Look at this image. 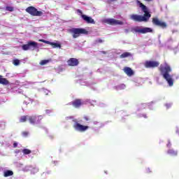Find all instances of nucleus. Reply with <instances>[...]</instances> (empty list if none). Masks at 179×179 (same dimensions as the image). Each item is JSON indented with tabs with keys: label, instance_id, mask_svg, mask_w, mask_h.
<instances>
[{
	"label": "nucleus",
	"instance_id": "nucleus-1",
	"mask_svg": "<svg viewBox=\"0 0 179 179\" xmlns=\"http://www.w3.org/2000/svg\"><path fill=\"white\" fill-rule=\"evenodd\" d=\"M159 71L162 76L167 82L169 87H173V85H174V80L173 79V75L170 73L172 71L171 67H170L167 63H164V64L160 65Z\"/></svg>",
	"mask_w": 179,
	"mask_h": 179
},
{
	"label": "nucleus",
	"instance_id": "nucleus-2",
	"mask_svg": "<svg viewBox=\"0 0 179 179\" xmlns=\"http://www.w3.org/2000/svg\"><path fill=\"white\" fill-rule=\"evenodd\" d=\"M138 5L141 8L143 12H144V15H130V18L131 20L134 22H148L149 19H150V14L149 13V10H148V7L143 5L141 1H137Z\"/></svg>",
	"mask_w": 179,
	"mask_h": 179
},
{
	"label": "nucleus",
	"instance_id": "nucleus-3",
	"mask_svg": "<svg viewBox=\"0 0 179 179\" xmlns=\"http://www.w3.org/2000/svg\"><path fill=\"white\" fill-rule=\"evenodd\" d=\"M69 33L72 34L73 38H78L80 34H87V31L83 28H71Z\"/></svg>",
	"mask_w": 179,
	"mask_h": 179
},
{
	"label": "nucleus",
	"instance_id": "nucleus-4",
	"mask_svg": "<svg viewBox=\"0 0 179 179\" xmlns=\"http://www.w3.org/2000/svg\"><path fill=\"white\" fill-rule=\"evenodd\" d=\"M132 33H138V34H146V33H152V29L150 27H134L131 28Z\"/></svg>",
	"mask_w": 179,
	"mask_h": 179
},
{
	"label": "nucleus",
	"instance_id": "nucleus-5",
	"mask_svg": "<svg viewBox=\"0 0 179 179\" xmlns=\"http://www.w3.org/2000/svg\"><path fill=\"white\" fill-rule=\"evenodd\" d=\"M73 121L74 124L73 127L74 128L75 131H77L78 132H85L89 129V126L82 125L79 122H76V120Z\"/></svg>",
	"mask_w": 179,
	"mask_h": 179
},
{
	"label": "nucleus",
	"instance_id": "nucleus-6",
	"mask_svg": "<svg viewBox=\"0 0 179 179\" xmlns=\"http://www.w3.org/2000/svg\"><path fill=\"white\" fill-rule=\"evenodd\" d=\"M26 11L31 15L32 16H42L43 15V12L41 11H38L36 8L33 6L28 7L26 9Z\"/></svg>",
	"mask_w": 179,
	"mask_h": 179
},
{
	"label": "nucleus",
	"instance_id": "nucleus-7",
	"mask_svg": "<svg viewBox=\"0 0 179 179\" xmlns=\"http://www.w3.org/2000/svg\"><path fill=\"white\" fill-rule=\"evenodd\" d=\"M106 22L108 24H111L112 26H117V24L122 26V24H125L124 22L113 18L107 19Z\"/></svg>",
	"mask_w": 179,
	"mask_h": 179
},
{
	"label": "nucleus",
	"instance_id": "nucleus-8",
	"mask_svg": "<svg viewBox=\"0 0 179 179\" xmlns=\"http://www.w3.org/2000/svg\"><path fill=\"white\" fill-rule=\"evenodd\" d=\"M43 120V116H28V120L29 121L30 124H38L40 121Z\"/></svg>",
	"mask_w": 179,
	"mask_h": 179
},
{
	"label": "nucleus",
	"instance_id": "nucleus-9",
	"mask_svg": "<svg viewBox=\"0 0 179 179\" xmlns=\"http://www.w3.org/2000/svg\"><path fill=\"white\" fill-rule=\"evenodd\" d=\"M38 168L37 166H27L23 169V171H31V174H36L38 173Z\"/></svg>",
	"mask_w": 179,
	"mask_h": 179
},
{
	"label": "nucleus",
	"instance_id": "nucleus-10",
	"mask_svg": "<svg viewBox=\"0 0 179 179\" xmlns=\"http://www.w3.org/2000/svg\"><path fill=\"white\" fill-rule=\"evenodd\" d=\"M159 64L160 63L155 61H147L145 62V68H157Z\"/></svg>",
	"mask_w": 179,
	"mask_h": 179
},
{
	"label": "nucleus",
	"instance_id": "nucleus-11",
	"mask_svg": "<svg viewBox=\"0 0 179 179\" xmlns=\"http://www.w3.org/2000/svg\"><path fill=\"white\" fill-rule=\"evenodd\" d=\"M152 23L154 24H155L156 26H159L160 27H166V26L165 22H163L159 20V19H157L156 17L152 19Z\"/></svg>",
	"mask_w": 179,
	"mask_h": 179
},
{
	"label": "nucleus",
	"instance_id": "nucleus-12",
	"mask_svg": "<svg viewBox=\"0 0 179 179\" xmlns=\"http://www.w3.org/2000/svg\"><path fill=\"white\" fill-rule=\"evenodd\" d=\"M67 62L70 66H76L79 64V61L76 58H71Z\"/></svg>",
	"mask_w": 179,
	"mask_h": 179
},
{
	"label": "nucleus",
	"instance_id": "nucleus-13",
	"mask_svg": "<svg viewBox=\"0 0 179 179\" xmlns=\"http://www.w3.org/2000/svg\"><path fill=\"white\" fill-rule=\"evenodd\" d=\"M82 18L83 20H85V22H87V23H91L92 24H94L95 23L94 20H93L92 17H89L86 15H83Z\"/></svg>",
	"mask_w": 179,
	"mask_h": 179
},
{
	"label": "nucleus",
	"instance_id": "nucleus-14",
	"mask_svg": "<svg viewBox=\"0 0 179 179\" xmlns=\"http://www.w3.org/2000/svg\"><path fill=\"white\" fill-rule=\"evenodd\" d=\"M124 71L127 76H132L134 75V71H132V69L129 67H125L124 69Z\"/></svg>",
	"mask_w": 179,
	"mask_h": 179
},
{
	"label": "nucleus",
	"instance_id": "nucleus-15",
	"mask_svg": "<svg viewBox=\"0 0 179 179\" xmlns=\"http://www.w3.org/2000/svg\"><path fill=\"white\" fill-rule=\"evenodd\" d=\"M83 103H82V101L80 99H77L73 101V107H76V108H78V107H80L81 105H83Z\"/></svg>",
	"mask_w": 179,
	"mask_h": 179
},
{
	"label": "nucleus",
	"instance_id": "nucleus-16",
	"mask_svg": "<svg viewBox=\"0 0 179 179\" xmlns=\"http://www.w3.org/2000/svg\"><path fill=\"white\" fill-rule=\"evenodd\" d=\"M9 84V80H6V78H3L2 76H0V85H3L6 86Z\"/></svg>",
	"mask_w": 179,
	"mask_h": 179
},
{
	"label": "nucleus",
	"instance_id": "nucleus-17",
	"mask_svg": "<svg viewBox=\"0 0 179 179\" xmlns=\"http://www.w3.org/2000/svg\"><path fill=\"white\" fill-rule=\"evenodd\" d=\"M28 44L29 45V47H33L34 48H37L38 43H37V42H34V41H29L28 42Z\"/></svg>",
	"mask_w": 179,
	"mask_h": 179
},
{
	"label": "nucleus",
	"instance_id": "nucleus-18",
	"mask_svg": "<svg viewBox=\"0 0 179 179\" xmlns=\"http://www.w3.org/2000/svg\"><path fill=\"white\" fill-rule=\"evenodd\" d=\"M168 155H170V156H177V151H175L173 149L169 150L167 152Z\"/></svg>",
	"mask_w": 179,
	"mask_h": 179
},
{
	"label": "nucleus",
	"instance_id": "nucleus-19",
	"mask_svg": "<svg viewBox=\"0 0 179 179\" xmlns=\"http://www.w3.org/2000/svg\"><path fill=\"white\" fill-rule=\"evenodd\" d=\"M126 86L124 84H120L116 87H115V89L116 90H124V89H125Z\"/></svg>",
	"mask_w": 179,
	"mask_h": 179
},
{
	"label": "nucleus",
	"instance_id": "nucleus-20",
	"mask_svg": "<svg viewBox=\"0 0 179 179\" xmlns=\"http://www.w3.org/2000/svg\"><path fill=\"white\" fill-rule=\"evenodd\" d=\"M4 177H10V176H13V171H6L3 173Z\"/></svg>",
	"mask_w": 179,
	"mask_h": 179
},
{
	"label": "nucleus",
	"instance_id": "nucleus-21",
	"mask_svg": "<svg viewBox=\"0 0 179 179\" xmlns=\"http://www.w3.org/2000/svg\"><path fill=\"white\" fill-rule=\"evenodd\" d=\"M127 57H131V53L126 52L120 55V58H127Z\"/></svg>",
	"mask_w": 179,
	"mask_h": 179
},
{
	"label": "nucleus",
	"instance_id": "nucleus-22",
	"mask_svg": "<svg viewBox=\"0 0 179 179\" xmlns=\"http://www.w3.org/2000/svg\"><path fill=\"white\" fill-rule=\"evenodd\" d=\"M29 116H22L20 119V122H26L27 120H29Z\"/></svg>",
	"mask_w": 179,
	"mask_h": 179
},
{
	"label": "nucleus",
	"instance_id": "nucleus-23",
	"mask_svg": "<svg viewBox=\"0 0 179 179\" xmlns=\"http://www.w3.org/2000/svg\"><path fill=\"white\" fill-rule=\"evenodd\" d=\"M51 45H53V48H61V45L57 43H52Z\"/></svg>",
	"mask_w": 179,
	"mask_h": 179
},
{
	"label": "nucleus",
	"instance_id": "nucleus-24",
	"mask_svg": "<svg viewBox=\"0 0 179 179\" xmlns=\"http://www.w3.org/2000/svg\"><path fill=\"white\" fill-rule=\"evenodd\" d=\"M22 50H24V51H27V50H30V45H29V43H27V45H23Z\"/></svg>",
	"mask_w": 179,
	"mask_h": 179
},
{
	"label": "nucleus",
	"instance_id": "nucleus-25",
	"mask_svg": "<svg viewBox=\"0 0 179 179\" xmlns=\"http://www.w3.org/2000/svg\"><path fill=\"white\" fill-rule=\"evenodd\" d=\"M22 153L23 155H30V153H31V150L29 149H24L22 150Z\"/></svg>",
	"mask_w": 179,
	"mask_h": 179
},
{
	"label": "nucleus",
	"instance_id": "nucleus-26",
	"mask_svg": "<svg viewBox=\"0 0 179 179\" xmlns=\"http://www.w3.org/2000/svg\"><path fill=\"white\" fill-rule=\"evenodd\" d=\"M48 62H50V60L47 59V60H41L40 62V65H47V64H48Z\"/></svg>",
	"mask_w": 179,
	"mask_h": 179
},
{
	"label": "nucleus",
	"instance_id": "nucleus-27",
	"mask_svg": "<svg viewBox=\"0 0 179 179\" xmlns=\"http://www.w3.org/2000/svg\"><path fill=\"white\" fill-rule=\"evenodd\" d=\"M39 41H40L41 43H45V44H50V45H51V44H52V42H50V41H45V40H44V39H39Z\"/></svg>",
	"mask_w": 179,
	"mask_h": 179
},
{
	"label": "nucleus",
	"instance_id": "nucleus-28",
	"mask_svg": "<svg viewBox=\"0 0 179 179\" xmlns=\"http://www.w3.org/2000/svg\"><path fill=\"white\" fill-rule=\"evenodd\" d=\"M13 64L15 65V66H17L20 64V61L19 59H15L13 62Z\"/></svg>",
	"mask_w": 179,
	"mask_h": 179
},
{
	"label": "nucleus",
	"instance_id": "nucleus-29",
	"mask_svg": "<svg viewBox=\"0 0 179 179\" xmlns=\"http://www.w3.org/2000/svg\"><path fill=\"white\" fill-rule=\"evenodd\" d=\"M6 10H8L9 12H13V7L7 6V7L6 8Z\"/></svg>",
	"mask_w": 179,
	"mask_h": 179
},
{
	"label": "nucleus",
	"instance_id": "nucleus-30",
	"mask_svg": "<svg viewBox=\"0 0 179 179\" xmlns=\"http://www.w3.org/2000/svg\"><path fill=\"white\" fill-rule=\"evenodd\" d=\"M22 135H23V136H27V135H29V133L27 131H24V132H22Z\"/></svg>",
	"mask_w": 179,
	"mask_h": 179
},
{
	"label": "nucleus",
	"instance_id": "nucleus-31",
	"mask_svg": "<svg viewBox=\"0 0 179 179\" xmlns=\"http://www.w3.org/2000/svg\"><path fill=\"white\" fill-rule=\"evenodd\" d=\"M45 113H46V114H50V113H52V110L48 109L45 110Z\"/></svg>",
	"mask_w": 179,
	"mask_h": 179
},
{
	"label": "nucleus",
	"instance_id": "nucleus-32",
	"mask_svg": "<svg viewBox=\"0 0 179 179\" xmlns=\"http://www.w3.org/2000/svg\"><path fill=\"white\" fill-rule=\"evenodd\" d=\"M166 108H170V107H171V103H166Z\"/></svg>",
	"mask_w": 179,
	"mask_h": 179
},
{
	"label": "nucleus",
	"instance_id": "nucleus-33",
	"mask_svg": "<svg viewBox=\"0 0 179 179\" xmlns=\"http://www.w3.org/2000/svg\"><path fill=\"white\" fill-rule=\"evenodd\" d=\"M13 147L14 148H17V143H13Z\"/></svg>",
	"mask_w": 179,
	"mask_h": 179
},
{
	"label": "nucleus",
	"instance_id": "nucleus-34",
	"mask_svg": "<svg viewBox=\"0 0 179 179\" xmlns=\"http://www.w3.org/2000/svg\"><path fill=\"white\" fill-rule=\"evenodd\" d=\"M124 33H129V29H124Z\"/></svg>",
	"mask_w": 179,
	"mask_h": 179
},
{
	"label": "nucleus",
	"instance_id": "nucleus-35",
	"mask_svg": "<svg viewBox=\"0 0 179 179\" xmlns=\"http://www.w3.org/2000/svg\"><path fill=\"white\" fill-rule=\"evenodd\" d=\"M44 93H45V94H48L49 92H48V90H44Z\"/></svg>",
	"mask_w": 179,
	"mask_h": 179
},
{
	"label": "nucleus",
	"instance_id": "nucleus-36",
	"mask_svg": "<svg viewBox=\"0 0 179 179\" xmlns=\"http://www.w3.org/2000/svg\"><path fill=\"white\" fill-rule=\"evenodd\" d=\"M84 118L85 121H89V117H87V116H85Z\"/></svg>",
	"mask_w": 179,
	"mask_h": 179
},
{
	"label": "nucleus",
	"instance_id": "nucleus-37",
	"mask_svg": "<svg viewBox=\"0 0 179 179\" xmlns=\"http://www.w3.org/2000/svg\"><path fill=\"white\" fill-rule=\"evenodd\" d=\"M170 146H171V144H170V143H169L167 144V147L169 148V147H170Z\"/></svg>",
	"mask_w": 179,
	"mask_h": 179
},
{
	"label": "nucleus",
	"instance_id": "nucleus-38",
	"mask_svg": "<svg viewBox=\"0 0 179 179\" xmlns=\"http://www.w3.org/2000/svg\"><path fill=\"white\" fill-rule=\"evenodd\" d=\"M93 103H94V101H92V102H90V104H92V106H93Z\"/></svg>",
	"mask_w": 179,
	"mask_h": 179
},
{
	"label": "nucleus",
	"instance_id": "nucleus-39",
	"mask_svg": "<svg viewBox=\"0 0 179 179\" xmlns=\"http://www.w3.org/2000/svg\"><path fill=\"white\" fill-rule=\"evenodd\" d=\"M142 117H144V118H147L146 115H143Z\"/></svg>",
	"mask_w": 179,
	"mask_h": 179
},
{
	"label": "nucleus",
	"instance_id": "nucleus-40",
	"mask_svg": "<svg viewBox=\"0 0 179 179\" xmlns=\"http://www.w3.org/2000/svg\"><path fill=\"white\" fill-rule=\"evenodd\" d=\"M101 39H99V41H98V43H101Z\"/></svg>",
	"mask_w": 179,
	"mask_h": 179
},
{
	"label": "nucleus",
	"instance_id": "nucleus-41",
	"mask_svg": "<svg viewBox=\"0 0 179 179\" xmlns=\"http://www.w3.org/2000/svg\"><path fill=\"white\" fill-rule=\"evenodd\" d=\"M99 106H100V107H104V105H103V104H101Z\"/></svg>",
	"mask_w": 179,
	"mask_h": 179
},
{
	"label": "nucleus",
	"instance_id": "nucleus-42",
	"mask_svg": "<svg viewBox=\"0 0 179 179\" xmlns=\"http://www.w3.org/2000/svg\"><path fill=\"white\" fill-rule=\"evenodd\" d=\"M145 1H146L147 2H150V1L152 0H145Z\"/></svg>",
	"mask_w": 179,
	"mask_h": 179
},
{
	"label": "nucleus",
	"instance_id": "nucleus-43",
	"mask_svg": "<svg viewBox=\"0 0 179 179\" xmlns=\"http://www.w3.org/2000/svg\"><path fill=\"white\" fill-rule=\"evenodd\" d=\"M94 124L96 125V124H97V122H94Z\"/></svg>",
	"mask_w": 179,
	"mask_h": 179
},
{
	"label": "nucleus",
	"instance_id": "nucleus-44",
	"mask_svg": "<svg viewBox=\"0 0 179 179\" xmlns=\"http://www.w3.org/2000/svg\"><path fill=\"white\" fill-rule=\"evenodd\" d=\"M111 2L114 1H116V0H110Z\"/></svg>",
	"mask_w": 179,
	"mask_h": 179
},
{
	"label": "nucleus",
	"instance_id": "nucleus-45",
	"mask_svg": "<svg viewBox=\"0 0 179 179\" xmlns=\"http://www.w3.org/2000/svg\"><path fill=\"white\" fill-rule=\"evenodd\" d=\"M176 133H177V134H179V131H178V130H177V131H176Z\"/></svg>",
	"mask_w": 179,
	"mask_h": 179
},
{
	"label": "nucleus",
	"instance_id": "nucleus-46",
	"mask_svg": "<svg viewBox=\"0 0 179 179\" xmlns=\"http://www.w3.org/2000/svg\"><path fill=\"white\" fill-rule=\"evenodd\" d=\"M103 54H106V52H102Z\"/></svg>",
	"mask_w": 179,
	"mask_h": 179
},
{
	"label": "nucleus",
	"instance_id": "nucleus-47",
	"mask_svg": "<svg viewBox=\"0 0 179 179\" xmlns=\"http://www.w3.org/2000/svg\"><path fill=\"white\" fill-rule=\"evenodd\" d=\"M147 170H148V171H149V170H150V169H148Z\"/></svg>",
	"mask_w": 179,
	"mask_h": 179
},
{
	"label": "nucleus",
	"instance_id": "nucleus-48",
	"mask_svg": "<svg viewBox=\"0 0 179 179\" xmlns=\"http://www.w3.org/2000/svg\"><path fill=\"white\" fill-rule=\"evenodd\" d=\"M78 12H80V10H78Z\"/></svg>",
	"mask_w": 179,
	"mask_h": 179
},
{
	"label": "nucleus",
	"instance_id": "nucleus-49",
	"mask_svg": "<svg viewBox=\"0 0 179 179\" xmlns=\"http://www.w3.org/2000/svg\"><path fill=\"white\" fill-rule=\"evenodd\" d=\"M67 118H69V117H67Z\"/></svg>",
	"mask_w": 179,
	"mask_h": 179
}]
</instances>
